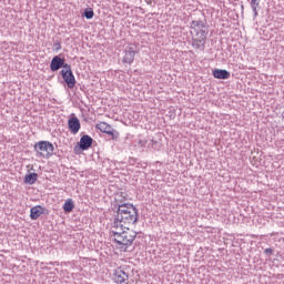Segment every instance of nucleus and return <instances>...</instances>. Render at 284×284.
<instances>
[{"mask_svg":"<svg viewBox=\"0 0 284 284\" xmlns=\"http://www.w3.org/2000/svg\"><path fill=\"white\" fill-rule=\"evenodd\" d=\"M139 221V209L134 204L123 203L118 205L116 214L113 219V230H128Z\"/></svg>","mask_w":284,"mask_h":284,"instance_id":"f257e3e1","label":"nucleus"},{"mask_svg":"<svg viewBox=\"0 0 284 284\" xmlns=\"http://www.w3.org/2000/svg\"><path fill=\"white\" fill-rule=\"evenodd\" d=\"M111 234L115 243V250L119 252H132L134 250V241H136V231L132 229H114L112 227Z\"/></svg>","mask_w":284,"mask_h":284,"instance_id":"f03ea898","label":"nucleus"},{"mask_svg":"<svg viewBox=\"0 0 284 284\" xmlns=\"http://www.w3.org/2000/svg\"><path fill=\"white\" fill-rule=\"evenodd\" d=\"M191 34H194L192 38V48L203 52V50H205V44L207 43L205 22H203V20H193L191 22Z\"/></svg>","mask_w":284,"mask_h":284,"instance_id":"7ed1b4c3","label":"nucleus"},{"mask_svg":"<svg viewBox=\"0 0 284 284\" xmlns=\"http://www.w3.org/2000/svg\"><path fill=\"white\" fill-rule=\"evenodd\" d=\"M36 156L39 159H50L54 154V144L50 141H40L34 144Z\"/></svg>","mask_w":284,"mask_h":284,"instance_id":"20e7f679","label":"nucleus"},{"mask_svg":"<svg viewBox=\"0 0 284 284\" xmlns=\"http://www.w3.org/2000/svg\"><path fill=\"white\" fill-rule=\"evenodd\" d=\"M60 74H62V79L70 90L77 85V79L74 78V73L72 72V67L70 64H65L64 69L60 71Z\"/></svg>","mask_w":284,"mask_h":284,"instance_id":"39448f33","label":"nucleus"},{"mask_svg":"<svg viewBox=\"0 0 284 284\" xmlns=\"http://www.w3.org/2000/svg\"><path fill=\"white\" fill-rule=\"evenodd\" d=\"M113 281L118 284H128V281H130V273H128L125 266H120L114 270Z\"/></svg>","mask_w":284,"mask_h":284,"instance_id":"423d86ee","label":"nucleus"},{"mask_svg":"<svg viewBox=\"0 0 284 284\" xmlns=\"http://www.w3.org/2000/svg\"><path fill=\"white\" fill-rule=\"evenodd\" d=\"M97 129L100 130V132H103L104 134H109L111 136L112 141H116L119 139V133L112 125L108 124L106 122H100L97 124Z\"/></svg>","mask_w":284,"mask_h":284,"instance_id":"0eeeda50","label":"nucleus"},{"mask_svg":"<svg viewBox=\"0 0 284 284\" xmlns=\"http://www.w3.org/2000/svg\"><path fill=\"white\" fill-rule=\"evenodd\" d=\"M65 60L60 58L59 55H55L50 63V69L52 72H57L63 68L65 70Z\"/></svg>","mask_w":284,"mask_h":284,"instance_id":"6e6552de","label":"nucleus"},{"mask_svg":"<svg viewBox=\"0 0 284 284\" xmlns=\"http://www.w3.org/2000/svg\"><path fill=\"white\" fill-rule=\"evenodd\" d=\"M135 55H136V51H134V48L128 47L124 50V57L122 59V62L128 63V65H132L134 63Z\"/></svg>","mask_w":284,"mask_h":284,"instance_id":"1a4fd4ad","label":"nucleus"},{"mask_svg":"<svg viewBox=\"0 0 284 284\" xmlns=\"http://www.w3.org/2000/svg\"><path fill=\"white\" fill-rule=\"evenodd\" d=\"M68 128L71 134H79V130H81V121H79V118L73 116L69 119Z\"/></svg>","mask_w":284,"mask_h":284,"instance_id":"9d476101","label":"nucleus"},{"mask_svg":"<svg viewBox=\"0 0 284 284\" xmlns=\"http://www.w3.org/2000/svg\"><path fill=\"white\" fill-rule=\"evenodd\" d=\"M92 143H94L92 136L85 134L80 138L79 148L85 152V150H90V148H92Z\"/></svg>","mask_w":284,"mask_h":284,"instance_id":"9b49d317","label":"nucleus"},{"mask_svg":"<svg viewBox=\"0 0 284 284\" xmlns=\"http://www.w3.org/2000/svg\"><path fill=\"white\" fill-rule=\"evenodd\" d=\"M213 77L214 79L226 80L230 79V71L225 69H215L213 70Z\"/></svg>","mask_w":284,"mask_h":284,"instance_id":"f8f14e48","label":"nucleus"},{"mask_svg":"<svg viewBox=\"0 0 284 284\" xmlns=\"http://www.w3.org/2000/svg\"><path fill=\"white\" fill-rule=\"evenodd\" d=\"M41 214H43V207L41 205H37L30 209L31 221H37Z\"/></svg>","mask_w":284,"mask_h":284,"instance_id":"ddd939ff","label":"nucleus"},{"mask_svg":"<svg viewBox=\"0 0 284 284\" xmlns=\"http://www.w3.org/2000/svg\"><path fill=\"white\" fill-rule=\"evenodd\" d=\"M37 179H39V174L29 173L24 176V183H28L29 185H34V183H37Z\"/></svg>","mask_w":284,"mask_h":284,"instance_id":"4468645a","label":"nucleus"},{"mask_svg":"<svg viewBox=\"0 0 284 284\" xmlns=\"http://www.w3.org/2000/svg\"><path fill=\"white\" fill-rule=\"evenodd\" d=\"M74 210V201L72 199H68L63 204V211L65 214H70Z\"/></svg>","mask_w":284,"mask_h":284,"instance_id":"2eb2a0df","label":"nucleus"},{"mask_svg":"<svg viewBox=\"0 0 284 284\" xmlns=\"http://www.w3.org/2000/svg\"><path fill=\"white\" fill-rule=\"evenodd\" d=\"M261 0H251V8L253 10L254 17H258V6Z\"/></svg>","mask_w":284,"mask_h":284,"instance_id":"dca6fc26","label":"nucleus"},{"mask_svg":"<svg viewBox=\"0 0 284 284\" xmlns=\"http://www.w3.org/2000/svg\"><path fill=\"white\" fill-rule=\"evenodd\" d=\"M84 17H85V19H93L94 18V10L85 9L84 10Z\"/></svg>","mask_w":284,"mask_h":284,"instance_id":"f3484780","label":"nucleus"},{"mask_svg":"<svg viewBox=\"0 0 284 284\" xmlns=\"http://www.w3.org/2000/svg\"><path fill=\"white\" fill-rule=\"evenodd\" d=\"M138 145H140V148H145V145H148V140H139Z\"/></svg>","mask_w":284,"mask_h":284,"instance_id":"a211bd4d","label":"nucleus"},{"mask_svg":"<svg viewBox=\"0 0 284 284\" xmlns=\"http://www.w3.org/2000/svg\"><path fill=\"white\" fill-rule=\"evenodd\" d=\"M273 252H274V250H272V247L264 250V254H266V256H268V257L272 256Z\"/></svg>","mask_w":284,"mask_h":284,"instance_id":"6ab92c4d","label":"nucleus"},{"mask_svg":"<svg viewBox=\"0 0 284 284\" xmlns=\"http://www.w3.org/2000/svg\"><path fill=\"white\" fill-rule=\"evenodd\" d=\"M53 48H54L55 52H59V50H61V42H54Z\"/></svg>","mask_w":284,"mask_h":284,"instance_id":"aec40b11","label":"nucleus"},{"mask_svg":"<svg viewBox=\"0 0 284 284\" xmlns=\"http://www.w3.org/2000/svg\"><path fill=\"white\" fill-rule=\"evenodd\" d=\"M151 143H156V142H154V140H152Z\"/></svg>","mask_w":284,"mask_h":284,"instance_id":"412c9836","label":"nucleus"}]
</instances>
